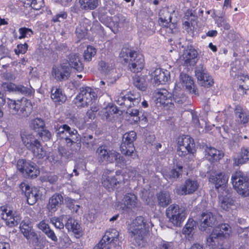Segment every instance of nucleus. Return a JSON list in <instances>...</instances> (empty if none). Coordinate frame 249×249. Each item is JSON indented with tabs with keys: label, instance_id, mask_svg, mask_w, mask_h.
I'll return each mask as SVG.
<instances>
[{
	"label": "nucleus",
	"instance_id": "nucleus-1",
	"mask_svg": "<svg viewBox=\"0 0 249 249\" xmlns=\"http://www.w3.org/2000/svg\"><path fill=\"white\" fill-rule=\"evenodd\" d=\"M153 224L149 218L142 216H137L128 228L131 238L138 246L142 245L145 238L149 234Z\"/></svg>",
	"mask_w": 249,
	"mask_h": 249
},
{
	"label": "nucleus",
	"instance_id": "nucleus-2",
	"mask_svg": "<svg viewBox=\"0 0 249 249\" xmlns=\"http://www.w3.org/2000/svg\"><path fill=\"white\" fill-rule=\"evenodd\" d=\"M141 100V98L139 93L134 91H129L125 94L122 93L119 96L117 97L116 102L117 104L120 106L122 109L124 111L127 108L126 113L133 117V120L135 123L139 121H146L147 119L145 116H139V111L137 109L131 108L132 107L138 105Z\"/></svg>",
	"mask_w": 249,
	"mask_h": 249
},
{
	"label": "nucleus",
	"instance_id": "nucleus-3",
	"mask_svg": "<svg viewBox=\"0 0 249 249\" xmlns=\"http://www.w3.org/2000/svg\"><path fill=\"white\" fill-rule=\"evenodd\" d=\"M54 130L58 140L64 141L68 146L76 145V149H80L81 137L77 130L71 128L66 124H57L54 125Z\"/></svg>",
	"mask_w": 249,
	"mask_h": 249
},
{
	"label": "nucleus",
	"instance_id": "nucleus-4",
	"mask_svg": "<svg viewBox=\"0 0 249 249\" xmlns=\"http://www.w3.org/2000/svg\"><path fill=\"white\" fill-rule=\"evenodd\" d=\"M231 233V228L228 224H221L214 227L206 239V245L211 249H217L225 242Z\"/></svg>",
	"mask_w": 249,
	"mask_h": 249
},
{
	"label": "nucleus",
	"instance_id": "nucleus-5",
	"mask_svg": "<svg viewBox=\"0 0 249 249\" xmlns=\"http://www.w3.org/2000/svg\"><path fill=\"white\" fill-rule=\"evenodd\" d=\"M98 160L100 163H113L124 165L126 164L124 157L113 150H110L107 145H103L98 147L96 151Z\"/></svg>",
	"mask_w": 249,
	"mask_h": 249
},
{
	"label": "nucleus",
	"instance_id": "nucleus-6",
	"mask_svg": "<svg viewBox=\"0 0 249 249\" xmlns=\"http://www.w3.org/2000/svg\"><path fill=\"white\" fill-rule=\"evenodd\" d=\"M7 104L10 112L21 117H27L32 112V106L31 102L26 98L20 100L8 99Z\"/></svg>",
	"mask_w": 249,
	"mask_h": 249
},
{
	"label": "nucleus",
	"instance_id": "nucleus-7",
	"mask_svg": "<svg viewBox=\"0 0 249 249\" xmlns=\"http://www.w3.org/2000/svg\"><path fill=\"white\" fill-rule=\"evenodd\" d=\"M188 213L186 208L177 204H172L166 210V215L169 221L174 226L181 227Z\"/></svg>",
	"mask_w": 249,
	"mask_h": 249
},
{
	"label": "nucleus",
	"instance_id": "nucleus-8",
	"mask_svg": "<svg viewBox=\"0 0 249 249\" xmlns=\"http://www.w3.org/2000/svg\"><path fill=\"white\" fill-rule=\"evenodd\" d=\"M22 141L26 148L30 151L34 156L38 159L44 158L46 152L43 149L40 142L32 134L23 135L21 136Z\"/></svg>",
	"mask_w": 249,
	"mask_h": 249
},
{
	"label": "nucleus",
	"instance_id": "nucleus-9",
	"mask_svg": "<svg viewBox=\"0 0 249 249\" xmlns=\"http://www.w3.org/2000/svg\"><path fill=\"white\" fill-rule=\"evenodd\" d=\"M136 138L137 134L134 131H130L124 134L120 146V150L122 154L132 159H135L138 157L134 145V142Z\"/></svg>",
	"mask_w": 249,
	"mask_h": 249
},
{
	"label": "nucleus",
	"instance_id": "nucleus-10",
	"mask_svg": "<svg viewBox=\"0 0 249 249\" xmlns=\"http://www.w3.org/2000/svg\"><path fill=\"white\" fill-rule=\"evenodd\" d=\"M231 180L233 188L240 195L249 196V178L246 174L236 171L232 175Z\"/></svg>",
	"mask_w": 249,
	"mask_h": 249
},
{
	"label": "nucleus",
	"instance_id": "nucleus-11",
	"mask_svg": "<svg viewBox=\"0 0 249 249\" xmlns=\"http://www.w3.org/2000/svg\"><path fill=\"white\" fill-rule=\"evenodd\" d=\"M113 171L107 169L102 176V184L109 191L117 188L119 185L123 183L122 181L124 179L121 170L116 171L115 176L113 175Z\"/></svg>",
	"mask_w": 249,
	"mask_h": 249
},
{
	"label": "nucleus",
	"instance_id": "nucleus-12",
	"mask_svg": "<svg viewBox=\"0 0 249 249\" xmlns=\"http://www.w3.org/2000/svg\"><path fill=\"white\" fill-rule=\"evenodd\" d=\"M96 94L93 89L89 87L80 88L79 93L74 99V103L80 107L91 105L95 100Z\"/></svg>",
	"mask_w": 249,
	"mask_h": 249
},
{
	"label": "nucleus",
	"instance_id": "nucleus-13",
	"mask_svg": "<svg viewBox=\"0 0 249 249\" xmlns=\"http://www.w3.org/2000/svg\"><path fill=\"white\" fill-rule=\"evenodd\" d=\"M17 167L18 170L26 178H36L40 173L38 167L35 163L23 159L18 161Z\"/></svg>",
	"mask_w": 249,
	"mask_h": 249
},
{
	"label": "nucleus",
	"instance_id": "nucleus-14",
	"mask_svg": "<svg viewBox=\"0 0 249 249\" xmlns=\"http://www.w3.org/2000/svg\"><path fill=\"white\" fill-rule=\"evenodd\" d=\"M195 73L199 84L201 86L209 88L213 85V79L203 65L200 64L196 68Z\"/></svg>",
	"mask_w": 249,
	"mask_h": 249
},
{
	"label": "nucleus",
	"instance_id": "nucleus-15",
	"mask_svg": "<svg viewBox=\"0 0 249 249\" xmlns=\"http://www.w3.org/2000/svg\"><path fill=\"white\" fill-rule=\"evenodd\" d=\"M200 223V230L209 232L217 223L216 216L210 212H204L201 215Z\"/></svg>",
	"mask_w": 249,
	"mask_h": 249
},
{
	"label": "nucleus",
	"instance_id": "nucleus-16",
	"mask_svg": "<svg viewBox=\"0 0 249 249\" xmlns=\"http://www.w3.org/2000/svg\"><path fill=\"white\" fill-rule=\"evenodd\" d=\"M0 211L1 218L5 221L6 224L10 227L18 225L21 220L20 214L17 212H13L8 210L5 206H1Z\"/></svg>",
	"mask_w": 249,
	"mask_h": 249
},
{
	"label": "nucleus",
	"instance_id": "nucleus-17",
	"mask_svg": "<svg viewBox=\"0 0 249 249\" xmlns=\"http://www.w3.org/2000/svg\"><path fill=\"white\" fill-rule=\"evenodd\" d=\"M115 5L112 1L107 2L104 6L99 9L98 18L101 22L106 26H110L111 17L108 16L107 13L112 15L114 13Z\"/></svg>",
	"mask_w": 249,
	"mask_h": 249
},
{
	"label": "nucleus",
	"instance_id": "nucleus-18",
	"mask_svg": "<svg viewBox=\"0 0 249 249\" xmlns=\"http://www.w3.org/2000/svg\"><path fill=\"white\" fill-rule=\"evenodd\" d=\"M52 73L56 80L61 82L69 79L71 75V70L67 64L63 63L59 66H54Z\"/></svg>",
	"mask_w": 249,
	"mask_h": 249
},
{
	"label": "nucleus",
	"instance_id": "nucleus-19",
	"mask_svg": "<svg viewBox=\"0 0 249 249\" xmlns=\"http://www.w3.org/2000/svg\"><path fill=\"white\" fill-rule=\"evenodd\" d=\"M229 178V175L224 172H220L212 175L209 178V181L214 184L216 190L219 189L224 190L226 186Z\"/></svg>",
	"mask_w": 249,
	"mask_h": 249
},
{
	"label": "nucleus",
	"instance_id": "nucleus-20",
	"mask_svg": "<svg viewBox=\"0 0 249 249\" xmlns=\"http://www.w3.org/2000/svg\"><path fill=\"white\" fill-rule=\"evenodd\" d=\"M198 53L192 45L187 46L182 54V59L186 66H194L197 61Z\"/></svg>",
	"mask_w": 249,
	"mask_h": 249
},
{
	"label": "nucleus",
	"instance_id": "nucleus-21",
	"mask_svg": "<svg viewBox=\"0 0 249 249\" xmlns=\"http://www.w3.org/2000/svg\"><path fill=\"white\" fill-rule=\"evenodd\" d=\"M19 188L22 192L25 193L27 198V201L29 205H33L36 203L39 197L37 188L31 189L29 186L24 182H22L20 184Z\"/></svg>",
	"mask_w": 249,
	"mask_h": 249
},
{
	"label": "nucleus",
	"instance_id": "nucleus-22",
	"mask_svg": "<svg viewBox=\"0 0 249 249\" xmlns=\"http://www.w3.org/2000/svg\"><path fill=\"white\" fill-rule=\"evenodd\" d=\"M119 236L118 231L115 229H112L106 231L101 240L107 245H114L115 249H121Z\"/></svg>",
	"mask_w": 249,
	"mask_h": 249
},
{
	"label": "nucleus",
	"instance_id": "nucleus-23",
	"mask_svg": "<svg viewBox=\"0 0 249 249\" xmlns=\"http://www.w3.org/2000/svg\"><path fill=\"white\" fill-rule=\"evenodd\" d=\"M198 186L199 184L196 180L189 178L177 189V193L179 195L193 194L197 190Z\"/></svg>",
	"mask_w": 249,
	"mask_h": 249
},
{
	"label": "nucleus",
	"instance_id": "nucleus-24",
	"mask_svg": "<svg viewBox=\"0 0 249 249\" xmlns=\"http://www.w3.org/2000/svg\"><path fill=\"white\" fill-rule=\"evenodd\" d=\"M152 80L155 85L164 84L170 78V72L167 70L156 69L151 73Z\"/></svg>",
	"mask_w": 249,
	"mask_h": 249
},
{
	"label": "nucleus",
	"instance_id": "nucleus-25",
	"mask_svg": "<svg viewBox=\"0 0 249 249\" xmlns=\"http://www.w3.org/2000/svg\"><path fill=\"white\" fill-rule=\"evenodd\" d=\"M155 97L158 103L168 106L173 105L172 94L165 89H157L155 91Z\"/></svg>",
	"mask_w": 249,
	"mask_h": 249
},
{
	"label": "nucleus",
	"instance_id": "nucleus-26",
	"mask_svg": "<svg viewBox=\"0 0 249 249\" xmlns=\"http://www.w3.org/2000/svg\"><path fill=\"white\" fill-rule=\"evenodd\" d=\"M129 64L130 70L134 73L140 72L144 67V58L142 54L136 53L133 58H130Z\"/></svg>",
	"mask_w": 249,
	"mask_h": 249
},
{
	"label": "nucleus",
	"instance_id": "nucleus-27",
	"mask_svg": "<svg viewBox=\"0 0 249 249\" xmlns=\"http://www.w3.org/2000/svg\"><path fill=\"white\" fill-rule=\"evenodd\" d=\"M183 166L177 162L171 169L163 171V176L166 179L176 180L182 175Z\"/></svg>",
	"mask_w": 249,
	"mask_h": 249
},
{
	"label": "nucleus",
	"instance_id": "nucleus-28",
	"mask_svg": "<svg viewBox=\"0 0 249 249\" xmlns=\"http://www.w3.org/2000/svg\"><path fill=\"white\" fill-rule=\"evenodd\" d=\"M180 80L181 82L182 86L185 87L190 93H194L195 95L198 94V91L195 88L194 81L191 77L188 74L181 73L180 75Z\"/></svg>",
	"mask_w": 249,
	"mask_h": 249
},
{
	"label": "nucleus",
	"instance_id": "nucleus-29",
	"mask_svg": "<svg viewBox=\"0 0 249 249\" xmlns=\"http://www.w3.org/2000/svg\"><path fill=\"white\" fill-rule=\"evenodd\" d=\"M128 20L122 14H118L111 18L110 26H107L109 27L113 32H114V29H117L119 28L123 27L128 22Z\"/></svg>",
	"mask_w": 249,
	"mask_h": 249
},
{
	"label": "nucleus",
	"instance_id": "nucleus-30",
	"mask_svg": "<svg viewBox=\"0 0 249 249\" xmlns=\"http://www.w3.org/2000/svg\"><path fill=\"white\" fill-rule=\"evenodd\" d=\"M233 165L239 166L249 160V148L243 147L241 148L239 154L233 158Z\"/></svg>",
	"mask_w": 249,
	"mask_h": 249
},
{
	"label": "nucleus",
	"instance_id": "nucleus-31",
	"mask_svg": "<svg viewBox=\"0 0 249 249\" xmlns=\"http://www.w3.org/2000/svg\"><path fill=\"white\" fill-rule=\"evenodd\" d=\"M81 58L77 53H71L69 56V66L78 72L82 71L84 69V65Z\"/></svg>",
	"mask_w": 249,
	"mask_h": 249
},
{
	"label": "nucleus",
	"instance_id": "nucleus-32",
	"mask_svg": "<svg viewBox=\"0 0 249 249\" xmlns=\"http://www.w3.org/2000/svg\"><path fill=\"white\" fill-rule=\"evenodd\" d=\"M63 202V197L59 194H54L49 199L48 209L52 212H55Z\"/></svg>",
	"mask_w": 249,
	"mask_h": 249
},
{
	"label": "nucleus",
	"instance_id": "nucleus-33",
	"mask_svg": "<svg viewBox=\"0 0 249 249\" xmlns=\"http://www.w3.org/2000/svg\"><path fill=\"white\" fill-rule=\"evenodd\" d=\"M51 97L55 103L61 104L65 102L67 97L62 89L59 88L53 87L51 89Z\"/></svg>",
	"mask_w": 249,
	"mask_h": 249
},
{
	"label": "nucleus",
	"instance_id": "nucleus-34",
	"mask_svg": "<svg viewBox=\"0 0 249 249\" xmlns=\"http://www.w3.org/2000/svg\"><path fill=\"white\" fill-rule=\"evenodd\" d=\"M68 231H72L75 235L80 236L82 232V228L78 221L74 219L69 218L65 224Z\"/></svg>",
	"mask_w": 249,
	"mask_h": 249
},
{
	"label": "nucleus",
	"instance_id": "nucleus-35",
	"mask_svg": "<svg viewBox=\"0 0 249 249\" xmlns=\"http://www.w3.org/2000/svg\"><path fill=\"white\" fill-rule=\"evenodd\" d=\"M90 29H91L90 22L88 19H86L76 27L75 34L78 38H83Z\"/></svg>",
	"mask_w": 249,
	"mask_h": 249
},
{
	"label": "nucleus",
	"instance_id": "nucleus-36",
	"mask_svg": "<svg viewBox=\"0 0 249 249\" xmlns=\"http://www.w3.org/2000/svg\"><path fill=\"white\" fill-rule=\"evenodd\" d=\"M118 112V109L115 106H108L100 112L102 119L110 121L113 117V115Z\"/></svg>",
	"mask_w": 249,
	"mask_h": 249
},
{
	"label": "nucleus",
	"instance_id": "nucleus-37",
	"mask_svg": "<svg viewBox=\"0 0 249 249\" xmlns=\"http://www.w3.org/2000/svg\"><path fill=\"white\" fill-rule=\"evenodd\" d=\"M158 205L162 207H167L171 202V198L168 192L162 191L157 195Z\"/></svg>",
	"mask_w": 249,
	"mask_h": 249
},
{
	"label": "nucleus",
	"instance_id": "nucleus-38",
	"mask_svg": "<svg viewBox=\"0 0 249 249\" xmlns=\"http://www.w3.org/2000/svg\"><path fill=\"white\" fill-rule=\"evenodd\" d=\"M234 113L237 121L240 123L246 124L249 121V115L241 106H235Z\"/></svg>",
	"mask_w": 249,
	"mask_h": 249
},
{
	"label": "nucleus",
	"instance_id": "nucleus-39",
	"mask_svg": "<svg viewBox=\"0 0 249 249\" xmlns=\"http://www.w3.org/2000/svg\"><path fill=\"white\" fill-rule=\"evenodd\" d=\"M205 152L208 156L209 157V160L212 161H218L224 156V153L217 150L214 147H207L205 149Z\"/></svg>",
	"mask_w": 249,
	"mask_h": 249
},
{
	"label": "nucleus",
	"instance_id": "nucleus-40",
	"mask_svg": "<svg viewBox=\"0 0 249 249\" xmlns=\"http://www.w3.org/2000/svg\"><path fill=\"white\" fill-rule=\"evenodd\" d=\"M133 85L136 88L141 91L146 90L147 84L144 76L135 74L133 76Z\"/></svg>",
	"mask_w": 249,
	"mask_h": 249
},
{
	"label": "nucleus",
	"instance_id": "nucleus-41",
	"mask_svg": "<svg viewBox=\"0 0 249 249\" xmlns=\"http://www.w3.org/2000/svg\"><path fill=\"white\" fill-rule=\"evenodd\" d=\"M67 148L64 146H59L58 150L59 154L63 157L66 159H68L72 157L73 151H76L77 147L76 145H72L71 147L68 146L66 145Z\"/></svg>",
	"mask_w": 249,
	"mask_h": 249
},
{
	"label": "nucleus",
	"instance_id": "nucleus-42",
	"mask_svg": "<svg viewBox=\"0 0 249 249\" xmlns=\"http://www.w3.org/2000/svg\"><path fill=\"white\" fill-rule=\"evenodd\" d=\"M178 145L185 146L192 149H195V147L194 139L189 135H183L179 138Z\"/></svg>",
	"mask_w": 249,
	"mask_h": 249
},
{
	"label": "nucleus",
	"instance_id": "nucleus-43",
	"mask_svg": "<svg viewBox=\"0 0 249 249\" xmlns=\"http://www.w3.org/2000/svg\"><path fill=\"white\" fill-rule=\"evenodd\" d=\"M19 228L21 232L27 239H31L36 235L32 228L24 221H22Z\"/></svg>",
	"mask_w": 249,
	"mask_h": 249
},
{
	"label": "nucleus",
	"instance_id": "nucleus-44",
	"mask_svg": "<svg viewBox=\"0 0 249 249\" xmlns=\"http://www.w3.org/2000/svg\"><path fill=\"white\" fill-rule=\"evenodd\" d=\"M80 8L82 10H93L98 5V0H78Z\"/></svg>",
	"mask_w": 249,
	"mask_h": 249
},
{
	"label": "nucleus",
	"instance_id": "nucleus-45",
	"mask_svg": "<svg viewBox=\"0 0 249 249\" xmlns=\"http://www.w3.org/2000/svg\"><path fill=\"white\" fill-rule=\"evenodd\" d=\"M137 196L133 194L128 193L126 194L123 199L125 205L129 208H135L137 204Z\"/></svg>",
	"mask_w": 249,
	"mask_h": 249
},
{
	"label": "nucleus",
	"instance_id": "nucleus-46",
	"mask_svg": "<svg viewBox=\"0 0 249 249\" xmlns=\"http://www.w3.org/2000/svg\"><path fill=\"white\" fill-rule=\"evenodd\" d=\"M24 4L32 9L38 10L44 6L43 0H21Z\"/></svg>",
	"mask_w": 249,
	"mask_h": 249
},
{
	"label": "nucleus",
	"instance_id": "nucleus-47",
	"mask_svg": "<svg viewBox=\"0 0 249 249\" xmlns=\"http://www.w3.org/2000/svg\"><path fill=\"white\" fill-rule=\"evenodd\" d=\"M195 222L192 218H189L185 226L182 229V233L185 235H187L189 238L190 235L194 230Z\"/></svg>",
	"mask_w": 249,
	"mask_h": 249
},
{
	"label": "nucleus",
	"instance_id": "nucleus-48",
	"mask_svg": "<svg viewBox=\"0 0 249 249\" xmlns=\"http://www.w3.org/2000/svg\"><path fill=\"white\" fill-rule=\"evenodd\" d=\"M45 123L43 120L40 118H36L32 120L30 124V127L36 131L39 132L43 129Z\"/></svg>",
	"mask_w": 249,
	"mask_h": 249
},
{
	"label": "nucleus",
	"instance_id": "nucleus-49",
	"mask_svg": "<svg viewBox=\"0 0 249 249\" xmlns=\"http://www.w3.org/2000/svg\"><path fill=\"white\" fill-rule=\"evenodd\" d=\"M80 140L82 141L83 144L88 148H92L94 145V142L92 135L85 133L83 135Z\"/></svg>",
	"mask_w": 249,
	"mask_h": 249
},
{
	"label": "nucleus",
	"instance_id": "nucleus-50",
	"mask_svg": "<svg viewBox=\"0 0 249 249\" xmlns=\"http://www.w3.org/2000/svg\"><path fill=\"white\" fill-rule=\"evenodd\" d=\"M136 53V52L132 51L128 48H123L120 53V57L123 58L125 62H127L128 58L129 57H130V58H133Z\"/></svg>",
	"mask_w": 249,
	"mask_h": 249
},
{
	"label": "nucleus",
	"instance_id": "nucleus-51",
	"mask_svg": "<svg viewBox=\"0 0 249 249\" xmlns=\"http://www.w3.org/2000/svg\"><path fill=\"white\" fill-rule=\"evenodd\" d=\"M96 53V49L91 46L87 47V49L85 50L84 53V59L86 61H90L91 60L92 57Z\"/></svg>",
	"mask_w": 249,
	"mask_h": 249
},
{
	"label": "nucleus",
	"instance_id": "nucleus-52",
	"mask_svg": "<svg viewBox=\"0 0 249 249\" xmlns=\"http://www.w3.org/2000/svg\"><path fill=\"white\" fill-rule=\"evenodd\" d=\"M18 32L19 36L18 38L19 39L31 37L34 34V32L31 29L26 27L20 28Z\"/></svg>",
	"mask_w": 249,
	"mask_h": 249
},
{
	"label": "nucleus",
	"instance_id": "nucleus-53",
	"mask_svg": "<svg viewBox=\"0 0 249 249\" xmlns=\"http://www.w3.org/2000/svg\"><path fill=\"white\" fill-rule=\"evenodd\" d=\"M195 151V149H189L185 146L178 145L177 154L179 157H184L187 155L193 154Z\"/></svg>",
	"mask_w": 249,
	"mask_h": 249
},
{
	"label": "nucleus",
	"instance_id": "nucleus-54",
	"mask_svg": "<svg viewBox=\"0 0 249 249\" xmlns=\"http://www.w3.org/2000/svg\"><path fill=\"white\" fill-rule=\"evenodd\" d=\"M221 207L225 211H229L233 205V201L227 197H223L220 203Z\"/></svg>",
	"mask_w": 249,
	"mask_h": 249
},
{
	"label": "nucleus",
	"instance_id": "nucleus-55",
	"mask_svg": "<svg viewBox=\"0 0 249 249\" xmlns=\"http://www.w3.org/2000/svg\"><path fill=\"white\" fill-rule=\"evenodd\" d=\"M173 102L174 101L175 103L178 104H182L184 103L186 100V97L182 92L178 94L174 93L172 95Z\"/></svg>",
	"mask_w": 249,
	"mask_h": 249
},
{
	"label": "nucleus",
	"instance_id": "nucleus-56",
	"mask_svg": "<svg viewBox=\"0 0 249 249\" xmlns=\"http://www.w3.org/2000/svg\"><path fill=\"white\" fill-rule=\"evenodd\" d=\"M159 20L161 21L165 19V18L168 19V20H171L172 18L171 13L166 9L160 10L159 12Z\"/></svg>",
	"mask_w": 249,
	"mask_h": 249
},
{
	"label": "nucleus",
	"instance_id": "nucleus-57",
	"mask_svg": "<svg viewBox=\"0 0 249 249\" xmlns=\"http://www.w3.org/2000/svg\"><path fill=\"white\" fill-rule=\"evenodd\" d=\"M28 47V45L26 43L18 45L17 48L15 49V53L16 54H24L27 52Z\"/></svg>",
	"mask_w": 249,
	"mask_h": 249
},
{
	"label": "nucleus",
	"instance_id": "nucleus-58",
	"mask_svg": "<svg viewBox=\"0 0 249 249\" xmlns=\"http://www.w3.org/2000/svg\"><path fill=\"white\" fill-rule=\"evenodd\" d=\"M39 135L44 141H49L51 137V132L49 130L44 129V128L39 132Z\"/></svg>",
	"mask_w": 249,
	"mask_h": 249
},
{
	"label": "nucleus",
	"instance_id": "nucleus-59",
	"mask_svg": "<svg viewBox=\"0 0 249 249\" xmlns=\"http://www.w3.org/2000/svg\"><path fill=\"white\" fill-rule=\"evenodd\" d=\"M51 221L56 228L61 229L64 228V225L62 222V219L60 217H53L51 218Z\"/></svg>",
	"mask_w": 249,
	"mask_h": 249
},
{
	"label": "nucleus",
	"instance_id": "nucleus-60",
	"mask_svg": "<svg viewBox=\"0 0 249 249\" xmlns=\"http://www.w3.org/2000/svg\"><path fill=\"white\" fill-rule=\"evenodd\" d=\"M197 17L194 15L191 11L188 10L184 17V20H190L192 23V26L196 22Z\"/></svg>",
	"mask_w": 249,
	"mask_h": 249
},
{
	"label": "nucleus",
	"instance_id": "nucleus-61",
	"mask_svg": "<svg viewBox=\"0 0 249 249\" xmlns=\"http://www.w3.org/2000/svg\"><path fill=\"white\" fill-rule=\"evenodd\" d=\"M67 17V14L65 12H61L55 15L52 19L54 22H61L63 21Z\"/></svg>",
	"mask_w": 249,
	"mask_h": 249
},
{
	"label": "nucleus",
	"instance_id": "nucleus-62",
	"mask_svg": "<svg viewBox=\"0 0 249 249\" xmlns=\"http://www.w3.org/2000/svg\"><path fill=\"white\" fill-rule=\"evenodd\" d=\"M158 249H174L173 243L162 241L159 245Z\"/></svg>",
	"mask_w": 249,
	"mask_h": 249
},
{
	"label": "nucleus",
	"instance_id": "nucleus-63",
	"mask_svg": "<svg viewBox=\"0 0 249 249\" xmlns=\"http://www.w3.org/2000/svg\"><path fill=\"white\" fill-rule=\"evenodd\" d=\"M37 227L44 233H45L48 231V230L50 229V226L45 220H43L39 222V223L37 224Z\"/></svg>",
	"mask_w": 249,
	"mask_h": 249
},
{
	"label": "nucleus",
	"instance_id": "nucleus-64",
	"mask_svg": "<svg viewBox=\"0 0 249 249\" xmlns=\"http://www.w3.org/2000/svg\"><path fill=\"white\" fill-rule=\"evenodd\" d=\"M243 78H241L240 80H243L245 84L240 85L239 89L246 90L249 89V76H243Z\"/></svg>",
	"mask_w": 249,
	"mask_h": 249
}]
</instances>
